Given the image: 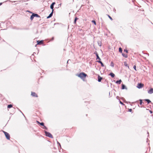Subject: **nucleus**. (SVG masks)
Here are the masks:
<instances>
[{
    "instance_id": "1",
    "label": "nucleus",
    "mask_w": 153,
    "mask_h": 153,
    "mask_svg": "<svg viewBox=\"0 0 153 153\" xmlns=\"http://www.w3.org/2000/svg\"><path fill=\"white\" fill-rule=\"evenodd\" d=\"M87 76V75L84 72L81 73L78 75V76L82 79H84Z\"/></svg>"
},
{
    "instance_id": "2",
    "label": "nucleus",
    "mask_w": 153,
    "mask_h": 153,
    "mask_svg": "<svg viewBox=\"0 0 153 153\" xmlns=\"http://www.w3.org/2000/svg\"><path fill=\"white\" fill-rule=\"evenodd\" d=\"M44 132H45V135L46 136L50 138H53V137L52 135L50 132H48L45 131H44Z\"/></svg>"
},
{
    "instance_id": "3",
    "label": "nucleus",
    "mask_w": 153,
    "mask_h": 153,
    "mask_svg": "<svg viewBox=\"0 0 153 153\" xmlns=\"http://www.w3.org/2000/svg\"><path fill=\"white\" fill-rule=\"evenodd\" d=\"M3 132L4 133V135H5V136L6 139L7 140H10V134H9L6 131H3Z\"/></svg>"
},
{
    "instance_id": "4",
    "label": "nucleus",
    "mask_w": 153,
    "mask_h": 153,
    "mask_svg": "<svg viewBox=\"0 0 153 153\" xmlns=\"http://www.w3.org/2000/svg\"><path fill=\"white\" fill-rule=\"evenodd\" d=\"M143 86V84L141 83H139L138 84L137 87L139 88L140 89L142 88Z\"/></svg>"
},
{
    "instance_id": "5",
    "label": "nucleus",
    "mask_w": 153,
    "mask_h": 153,
    "mask_svg": "<svg viewBox=\"0 0 153 153\" xmlns=\"http://www.w3.org/2000/svg\"><path fill=\"white\" fill-rule=\"evenodd\" d=\"M37 44L35 46H36L38 45H41V44H42L43 43V40H38V41H37Z\"/></svg>"
},
{
    "instance_id": "6",
    "label": "nucleus",
    "mask_w": 153,
    "mask_h": 153,
    "mask_svg": "<svg viewBox=\"0 0 153 153\" xmlns=\"http://www.w3.org/2000/svg\"><path fill=\"white\" fill-rule=\"evenodd\" d=\"M31 95L33 97H38L37 95L34 92H32Z\"/></svg>"
},
{
    "instance_id": "7",
    "label": "nucleus",
    "mask_w": 153,
    "mask_h": 153,
    "mask_svg": "<svg viewBox=\"0 0 153 153\" xmlns=\"http://www.w3.org/2000/svg\"><path fill=\"white\" fill-rule=\"evenodd\" d=\"M53 11H52L51 12L50 14L47 17V19H48L51 17L53 15Z\"/></svg>"
},
{
    "instance_id": "8",
    "label": "nucleus",
    "mask_w": 153,
    "mask_h": 153,
    "mask_svg": "<svg viewBox=\"0 0 153 153\" xmlns=\"http://www.w3.org/2000/svg\"><path fill=\"white\" fill-rule=\"evenodd\" d=\"M143 100L145 101H146L147 102V104H149L150 103H151L152 104V103L151 102V101L149 100L148 99H144Z\"/></svg>"
},
{
    "instance_id": "9",
    "label": "nucleus",
    "mask_w": 153,
    "mask_h": 153,
    "mask_svg": "<svg viewBox=\"0 0 153 153\" xmlns=\"http://www.w3.org/2000/svg\"><path fill=\"white\" fill-rule=\"evenodd\" d=\"M148 92L149 94H152L153 93V88H151L148 91Z\"/></svg>"
},
{
    "instance_id": "10",
    "label": "nucleus",
    "mask_w": 153,
    "mask_h": 153,
    "mask_svg": "<svg viewBox=\"0 0 153 153\" xmlns=\"http://www.w3.org/2000/svg\"><path fill=\"white\" fill-rule=\"evenodd\" d=\"M102 78L100 76L98 75V81L99 82H101L102 80Z\"/></svg>"
},
{
    "instance_id": "11",
    "label": "nucleus",
    "mask_w": 153,
    "mask_h": 153,
    "mask_svg": "<svg viewBox=\"0 0 153 153\" xmlns=\"http://www.w3.org/2000/svg\"><path fill=\"white\" fill-rule=\"evenodd\" d=\"M121 89H127V88L125 85H124V84H122Z\"/></svg>"
},
{
    "instance_id": "12",
    "label": "nucleus",
    "mask_w": 153,
    "mask_h": 153,
    "mask_svg": "<svg viewBox=\"0 0 153 153\" xmlns=\"http://www.w3.org/2000/svg\"><path fill=\"white\" fill-rule=\"evenodd\" d=\"M97 62L98 63H100V64L101 65V66L102 67H104V65H103V64L102 63V62L101 61L97 60Z\"/></svg>"
},
{
    "instance_id": "13",
    "label": "nucleus",
    "mask_w": 153,
    "mask_h": 153,
    "mask_svg": "<svg viewBox=\"0 0 153 153\" xmlns=\"http://www.w3.org/2000/svg\"><path fill=\"white\" fill-rule=\"evenodd\" d=\"M109 75H110L112 78H114L115 76V74L112 72L110 73Z\"/></svg>"
},
{
    "instance_id": "14",
    "label": "nucleus",
    "mask_w": 153,
    "mask_h": 153,
    "mask_svg": "<svg viewBox=\"0 0 153 153\" xmlns=\"http://www.w3.org/2000/svg\"><path fill=\"white\" fill-rule=\"evenodd\" d=\"M33 14L34 15V17H36L37 18H40V16L39 15L35 13H33Z\"/></svg>"
},
{
    "instance_id": "15",
    "label": "nucleus",
    "mask_w": 153,
    "mask_h": 153,
    "mask_svg": "<svg viewBox=\"0 0 153 153\" xmlns=\"http://www.w3.org/2000/svg\"><path fill=\"white\" fill-rule=\"evenodd\" d=\"M122 80L120 79L119 80L117 81L116 82V83L118 84H120Z\"/></svg>"
},
{
    "instance_id": "16",
    "label": "nucleus",
    "mask_w": 153,
    "mask_h": 153,
    "mask_svg": "<svg viewBox=\"0 0 153 153\" xmlns=\"http://www.w3.org/2000/svg\"><path fill=\"white\" fill-rule=\"evenodd\" d=\"M124 65L128 68L129 69V66H128V64L127 63V62H124Z\"/></svg>"
},
{
    "instance_id": "17",
    "label": "nucleus",
    "mask_w": 153,
    "mask_h": 153,
    "mask_svg": "<svg viewBox=\"0 0 153 153\" xmlns=\"http://www.w3.org/2000/svg\"><path fill=\"white\" fill-rule=\"evenodd\" d=\"M122 55L124 57L126 58L128 57V55L127 54H125L123 53H122Z\"/></svg>"
},
{
    "instance_id": "18",
    "label": "nucleus",
    "mask_w": 153,
    "mask_h": 153,
    "mask_svg": "<svg viewBox=\"0 0 153 153\" xmlns=\"http://www.w3.org/2000/svg\"><path fill=\"white\" fill-rule=\"evenodd\" d=\"M34 15L33 14V13H32V15L30 16V20L32 21L33 19L34 18Z\"/></svg>"
},
{
    "instance_id": "19",
    "label": "nucleus",
    "mask_w": 153,
    "mask_h": 153,
    "mask_svg": "<svg viewBox=\"0 0 153 153\" xmlns=\"http://www.w3.org/2000/svg\"><path fill=\"white\" fill-rule=\"evenodd\" d=\"M142 100H141V99H140V100H139V101H140V105H142V104H144V102H142Z\"/></svg>"
},
{
    "instance_id": "20",
    "label": "nucleus",
    "mask_w": 153,
    "mask_h": 153,
    "mask_svg": "<svg viewBox=\"0 0 153 153\" xmlns=\"http://www.w3.org/2000/svg\"><path fill=\"white\" fill-rule=\"evenodd\" d=\"M78 19V18H77V17H76L75 18V19L74 22V24H76V21Z\"/></svg>"
},
{
    "instance_id": "21",
    "label": "nucleus",
    "mask_w": 153,
    "mask_h": 153,
    "mask_svg": "<svg viewBox=\"0 0 153 153\" xmlns=\"http://www.w3.org/2000/svg\"><path fill=\"white\" fill-rule=\"evenodd\" d=\"M96 57H97V58H96V59H98L99 60H100V61L101 60V59L100 58V57H99V55H98H98H97H97H96Z\"/></svg>"
},
{
    "instance_id": "22",
    "label": "nucleus",
    "mask_w": 153,
    "mask_h": 153,
    "mask_svg": "<svg viewBox=\"0 0 153 153\" xmlns=\"http://www.w3.org/2000/svg\"><path fill=\"white\" fill-rule=\"evenodd\" d=\"M53 8H54V6H53V5H52V4H51L50 6V8L51 9H52V11H54Z\"/></svg>"
},
{
    "instance_id": "23",
    "label": "nucleus",
    "mask_w": 153,
    "mask_h": 153,
    "mask_svg": "<svg viewBox=\"0 0 153 153\" xmlns=\"http://www.w3.org/2000/svg\"><path fill=\"white\" fill-rule=\"evenodd\" d=\"M12 107H13V105H12L10 104V105H7V108H10Z\"/></svg>"
},
{
    "instance_id": "24",
    "label": "nucleus",
    "mask_w": 153,
    "mask_h": 153,
    "mask_svg": "<svg viewBox=\"0 0 153 153\" xmlns=\"http://www.w3.org/2000/svg\"><path fill=\"white\" fill-rule=\"evenodd\" d=\"M119 52L122 53V49L121 47H120L119 48Z\"/></svg>"
},
{
    "instance_id": "25",
    "label": "nucleus",
    "mask_w": 153,
    "mask_h": 153,
    "mask_svg": "<svg viewBox=\"0 0 153 153\" xmlns=\"http://www.w3.org/2000/svg\"><path fill=\"white\" fill-rule=\"evenodd\" d=\"M97 43L99 46H101V42L100 41H98Z\"/></svg>"
},
{
    "instance_id": "26",
    "label": "nucleus",
    "mask_w": 153,
    "mask_h": 153,
    "mask_svg": "<svg viewBox=\"0 0 153 153\" xmlns=\"http://www.w3.org/2000/svg\"><path fill=\"white\" fill-rule=\"evenodd\" d=\"M110 65H111V66L112 67H114V64L113 62H111Z\"/></svg>"
},
{
    "instance_id": "27",
    "label": "nucleus",
    "mask_w": 153,
    "mask_h": 153,
    "mask_svg": "<svg viewBox=\"0 0 153 153\" xmlns=\"http://www.w3.org/2000/svg\"><path fill=\"white\" fill-rule=\"evenodd\" d=\"M41 126H44V123L43 122H42V123H40V124H39Z\"/></svg>"
},
{
    "instance_id": "28",
    "label": "nucleus",
    "mask_w": 153,
    "mask_h": 153,
    "mask_svg": "<svg viewBox=\"0 0 153 153\" xmlns=\"http://www.w3.org/2000/svg\"><path fill=\"white\" fill-rule=\"evenodd\" d=\"M119 103H120V104H121L122 105H124V103L122 102L120 100H119Z\"/></svg>"
},
{
    "instance_id": "29",
    "label": "nucleus",
    "mask_w": 153,
    "mask_h": 153,
    "mask_svg": "<svg viewBox=\"0 0 153 153\" xmlns=\"http://www.w3.org/2000/svg\"><path fill=\"white\" fill-rule=\"evenodd\" d=\"M92 22L94 23V24L95 25H96V21L94 20H92Z\"/></svg>"
},
{
    "instance_id": "30",
    "label": "nucleus",
    "mask_w": 153,
    "mask_h": 153,
    "mask_svg": "<svg viewBox=\"0 0 153 153\" xmlns=\"http://www.w3.org/2000/svg\"><path fill=\"white\" fill-rule=\"evenodd\" d=\"M43 128L46 130H48V128L46 127L45 126V125H44V126H43Z\"/></svg>"
},
{
    "instance_id": "31",
    "label": "nucleus",
    "mask_w": 153,
    "mask_h": 153,
    "mask_svg": "<svg viewBox=\"0 0 153 153\" xmlns=\"http://www.w3.org/2000/svg\"><path fill=\"white\" fill-rule=\"evenodd\" d=\"M109 18V19L111 20H113V19L109 15H108Z\"/></svg>"
},
{
    "instance_id": "32",
    "label": "nucleus",
    "mask_w": 153,
    "mask_h": 153,
    "mask_svg": "<svg viewBox=\"0 0 153 153\" xmlns=\"http://www.w3.org/2000/svg\"><path fill=\"white\" fill-rule=\"evenodd\" d=\"M133 68L135 71H137L136 65H134V66H133Z\"/></svg>"
},
{
    "instance_id": "33",
    "label": "nucleus",
    "mask_w": 153,
    "mask_h": 153,
    "mask_svg": "<svg viewBox=\"0 0 153 153\" xmlns=\"http://www.w3.org/2000/svg\"><path fill=\"white\" fill-rule=\"evenodd\" d=\"M94 54H95V55L96 56L97 55H97H98V53H97V52L96 51H95L94 52Z\"/></svg>"
},
{
    "instance_id": "34",
    "label": "nucleus",
    "mask_w": 153,
    "mask_h": 153,
    "mask_svg": "<svg viewBox=\"0 0 153 153\" xmlns=\"http://www.w3.org/2000/svg\"><path fill=\"white\" fill-rule=\"evenodd\" d=\"M132 111V109L131 108L129 109L128 110V111L130 112H131Z\"/></svg>"
},
{
    "instance_id": "35",
    "label": "nucleus",
    "mask_w": 153,
    "mask_h": 153,
    "mask_svg": "<svg viewBox=\"0 0 153 153\" xmlns=\"http://www.w3.org/2000/svg\"><path fill=\"white\" fill-rule=\"evenodd\" d=\"M124 51L126 53H128V51L127 49H124Z\"/></svg>"
},
{
    "instance_id": "36",
    "label": "nucleus",
    "mask_w": 153,
    "mask_h": 153,
    "mask_svg": "<svg viewBox=\"0 0 153 153\" xmlns=\"http://www.w3.org/2000/svg\"><path fill=\"white\" fill-rule=\"evenodd\" d=\"M56 3L55 2H53V3H52L51 4H52V5H53V6H54L55 4Z\"/></svg>"
},
{
    "instance_id": "37",
    "label": "nucleus",
    "mask_w": 153,
    "mask_h": 153,
    "mask_svg": "<svg viewBox=\"0 0 153 153\" xmlns=\"http://www.w3.org/2000/svg\"><path fill=\"white\" fill-rule=\"evenodd\" d=\"M113 11L115 13H116V10L115 9V8H114L113 9Z\"/></svg>"
},
{
    "instance_id": "38",
    "label": "nucleus",
    "mask_w": 153,
    "mask_h": 153,
    "mask_svg": "<svg viewBox=\"0 0 153 153\" xmlns=\"http://www.w3.org/2000/svg\"><path fill=\"white\" fill-rule=\"evenodd\" d=\"M27 12H28L31 13H33L32 12H31L30 11H29V10H27Z\"/></svg>"
},
{
    "instance_id": "39",
    "label": "nucleus",
    "mask_w": 153,
    "mask_h": 153,
    "mask_svg": "<svg viewBox=\"0 0 153 153\" xmlns=\"http://www.w3.org/2000/svg\"><path fill=\"white\" fill-rule=\"evenodd\" d=\"M18 109V110L20 111L22 114L24 115L23 114V113L18 108H17Z\"/></svg>"
},
{
    "instance_id": "40",
    "label": "nucleus",
    "mask_w": 153,
    "mask_h": 153,
    "mask_svg": "<svg viewBox=\"0 0 153 153\" xmlns=\"http://www.w3.org/2000/svg\"><path fill=\"white\" fill-rule=\"evenodd\" d=\"M149 112L151 114H152L153 113L152 111L151 110H149Z\"/></svg>"
},
{
    "instance_id": "41",
    "label": "nucleus",
    "mask_w": 153,
    "mask_h": 153,
    "mask_svg": "<svg viewBox=\"0 0 153 153\" xmlns=\"http://www.w3.org/2000/svg\"><path fill=\"white\" fill-rule=\"evenodd\" d=\"M36 122L38 124H40V123H41L39 122V121H36Z\"/></svg>"
},
{
    "instance_id": "42",
    "label": "nucleus",
    "mask_w": 153,
    "mask_h": 153,
    "mask_svg": "<svg viewBox=\"0 0 153 153\" xmlns=\"http://www.w3.org/2000/svg\"><path fill=\"white\" fill-rule=\"evenodd\" d=\"M54 39V37H53L52 38V39H51V40H53Z\"/></svg>"
},
{
    "instance_id": "43",
    "label": "nucleus",
    "mask_w": 153,
    "mask_h": 153,
    "mask_svg": "<svg viewBox=\"0 0 153 153\" xmlns=\"http://www.w3.org/2000/svg\"><path fill=\"white\" fill-rule=\"evenodd\" d=\"M57 143L61 146L60 144L58 142H57Z\"/></svg>"
},
{
    "instance_id": "44",
    "label": "nucleus",
    "mask_w": 153,
    "mask_h": 153,
    "mask_svg": "<svg viewBox=\"0 0 153 153\" xmlns=\"http://www.w3.org/2000/svg\"><path fill=\"white\" fill-rule=\"evenodd\" d=\"M2 4V3H0V6Z\"/></svg>"
},
{
    "instance_id": "45",
    "label": "nucleus",
    "mask_w": 153,
    "mask_h": 153,
    "mask_svg": "<svg viewBox=\"0 0 153 153\" xmlns=\"http://www.w3.org/2000/svg\"><path fill=\"white\" fill-rule=\"evenodd\" d=\"M69 60H70V59H69V60H68V61H67V63H68V61H69Z\"/></svg>"
},
{
    "instance_id": "46",
    "label": "nucleus",
    "mask_w": 153,
    "mask_h": 153,
    "mask_svg": "<svg viewBox=\"0 0 153 153\" xmlns=\"http://www.w3.org/2000/svg\"><path fill=\"white\" fill-rule=\"evenodd\" d=\"M69 60H70V59H69V60H68V61H67V63H68V61H69Z\"/></svg>"
},
{
    "instance_id": "47",
    "label": "nucleus",
    "mask_w": 153,
    "mask_h": 153,
    "mask_svg": "<svg viewBox=\"0 0 153 153\" xmlns=\"http://www.w3.org/2000/svg\"><path fill=\"white\" fill-rule=\"evenodd\" d=\"M147 55H148V56H149V54L148 53H147L146 54Z\"/></svg>"
},
{
    "instance_id": "48",
    "label": "nucleus",
    "mask_w": 153,
    "mask_h": 153,
    "mask_svg": "<svg viewBox=\"0 0 153 153\" xmlns=\"http://www.w3.org/2000/svg\"><path fill=\"white\" fill-rule=\"evenodd\" d=\"M110 92H109V96L110 95Z\"/></svg>"
},
{
    "instance_id": "49",
    "label": "nucleus",
    "mask_w": 153,
    "mask_h": 153,
    "mask_svg": "<svg viewBox=\"0 0 153 153\" xmlns=\"http://www.w3.org/2000/svg\"><path fill=\"white\" fill-rule=\"evenodd\" d=\"M17 4V3H16V4H15L16 5V4Z\"/></svg>"
},
{
    "instance_id": "50",
    "label": "nucleus",
    "mask_w": 153,
    "mask_h": 153,
    "mask_svg": "<svg viewBox=\"0 0 153 153\" xmlns=\"http://www.w3.org/2000/svg\"><path fill=\"white\" fill-rule=\"evenodd\" d=\"M118 96H117V97H117V98H118Z\"/></svg>"
},
{
    "instance_id": "51",
    "label": "nucleus",
    "mask_w": 153,
    "mask_h": 153,
    "mask_svg": "<svg viewBox=\"0 0 153 153\" xmlns=\"http://www.w3.org/2000/svg\"><path fill=\"white\" fill-rule=\"evenodd\" d=\"M26 4V5H27V4H28V3H26V4Z\"/></svg>"
},
{
    "instance_id": "52",
    "label": "nucleus",
    "mask_w": 153,
    "mask_h": 153,
    "mask_svg": "<svg viewBox=\"0 0 153 153\" xmlns=\"http://www.w3.org/2000/svg\"><path fill=\"white\" fill-rule=\"evenodd\" d=\"M87 115H87V114H86V116H87Z\"/></svg>"
}]
</instances>
